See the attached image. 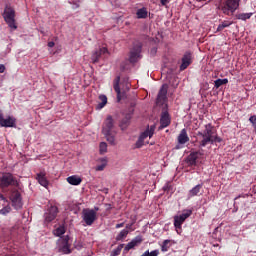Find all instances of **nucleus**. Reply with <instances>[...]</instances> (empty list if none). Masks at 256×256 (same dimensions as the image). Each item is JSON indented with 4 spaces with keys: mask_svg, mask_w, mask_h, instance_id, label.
<instances>
[{
    "mask_svg": "<svg viewBox=\"0 0 256 256\" xmlns=\"http://www.w3.org/2000/svg\"><path fill=\"white\" fill-rule=\"evenodd\" d=\"M192 214H193L192 210H186L181 215L174 217V227L176 228L177 233L181 231V227L183 223H185V220L189 219V217H191Z\"/></svg>",
    "mask_w": 256,
    "mask_h": 256,
    "instance_id": "10",
    "label": "nucleus"
},
{
    "mask_svg": "<svg viewBox=\"0 0 256 256\" xmlns=\"http://www.w3.org/2000/svg\"><path fill=\"white\" fill-rule=\"evenodd\" d=\"M98 104L96 106L97 111H101V109H103V107H105V105H107V96L106 95H100L98 97Z\"/></svg>",
    "mask_w": 256,
    "mask_h": 256,
    "instance_id": "22",
    "label": "nucleus"
},
{
    "mask_svg": "<svg viewBox=\"0 0 256 256\" xmlns=\"http://www.w3.org/2000/svg\"><path fill=\"white\" fill-rule=\"evenodd\" d=\"M121 227H125V222H122L120 224H116V229H121Z\"/></svg>",
    "mask_w": 256,
    "mask_h": 256,
    "instance_id": "44",
    "label": "nucleus"
},
{
    "mask_svg": "<svg viewBox=\"0 0 256 256\" xmlns=\"http://www.w3.org/2000/svg\"><path fill=\"white\" fill-rule=\"evenodd\" d=\"M48 47H50V48L55 47V42H53V41L48 42Z\"/></svg>",
    "mask_w": 256,
    "mask_h": 256,
    "instance_id": "46",
    "label": "nucleus"
},
{
    "mask_svg": "<svg viewBox=\"0 0 256 256\" xmlns=\"http://www.w3.org/2000/svg\"><path fill=\"white\" fill-rule=\"evenodd\" d=\"M159 255V250H154L152 252H149V256H158Z\"/></svg>",
    "mask_w": 256,
    "mask_h": 256,
    "instance_id": "42",
    "label": "nucleus"
},
{
    "mask_svg": "<svg viewBox=\"0 0 256 256\" xmlns=\"http://www.w3.org/2000/svg\"><path fill=\"white\" fill-rule=\"evenodd\" d=\"M141 243H143V237L136 236L125 246L124 251H131V249H135V247L141 245Z\"/></svg>",
    "mask_w": 256,
    "mask_h": 256,
    "instance_id": "18",
    "label": "nucleus"
},
{
    "mask_svg": "<svg viewBox=\"0 0 256 256\" xmlns=\"http://www.w3.org/2000/svg\"><path fill=\"white\" fill-rule=\"evenodd\" d=\"M82 218L84 223L90 227L97 220V212L91 209H84L82 212Z\"/></svg>",
    "mask_w": 256,
    "mask_h": 256,
    "instance_id": "12",
    "label": "nucleus"
},
{
    "mask_svg": "<svg viewBox=\"0 0 256 256\" xmlns=\"http://www.w3.org/2000/svg\"><path fill=\"white\" fill-rule=\"evenodd\" d=\"M57 213H59V209L57 208V206H50L44 214L45 222L51 223V221H55V219L57 218Z\"/></svg>",
    "mask_w": 256,
    "mask_h": 256,
    "instance_id": "15",
    "label": "nucleus"
},
{
    "mask_svg": "<svg viewBox=\"0 0 256 256\" xmlns=\"http://www.w3.org/2000/svg\"><path fill=\"white\" fill-rule=\"evenodd\" d=\"M231 25H233V22L224 20L220 25H218L217 27V32L221 33V31H223V29H226V27H231Z\"/></svg>",
    "mask_w": 256,
    "mask_h": 256,
    "instance_id": "26",
    "label": "nucleus"
},
{
    "mask_svg": "<svg viewBox=\"0 0 256 256\" xmlns=\"http://www.w3.org/2000/svg\"><path fill=\"white\" fill-rule=\"evenodd\" d=\"M142 49H143V44H141V42L134 44L133 48L130 50V55H129L130 63H137V61L141 59Z\"/></svg>",
    "mask_w": 256,
    "mask_h": 256,
    "instance_id": "11",
    "label": "nucleus"
},
{
    "mask_svg": "<svg viewBox=\"0 0 256 256\" xmlns=\"http://www.w3.org/2000/svg\"><path fill=\"white\" fill-rule=\"evenodd\" d=\"M106 53H109V50L107 49V47H102L98 50H96L93 54H92V63H99V60L101 59L102 55H105Z\"/></svg>",
    "mask_w": 256,
    "mask_h": 256,
    "instance_id": "17",
    "label": "nucleus"
},
{
    "mask_svg": "<svg viewBox=\"0 0 256 256\" xmlns=\"http://www.w3.org/2000/svg\"><path fill=\"white\" fill-rule=\"evenodd\" d=\"M83 179H81V177L79 176H76V175H73V176H69L67 178V182L70 184V185H81Z\"/></svg>",
    "mask_w": 256,
    "mask_h": 256,
    "instance_id": "23",
    "label": "nucleus"
},
{
    "mask_svg": "<svg viewBox=\"0 0 256 256\" xmlns=\"http://www.w3.org/2000/svg\"><path fill=\"white\" fill-rule=\"evenodd\" d=\"M199 155H203V153L199 151L191 152L186 158L187 165H189V167H195V165H197Z\"/></svg>",
    "mask_w": 256,
    "mask_h": 256,
    "instance_id": "16",
    "label": "nucleus"
},
{
    "mask_svg": "<svg viewBox=\"0 0 256 256\" xmlns=\"http://www.w3.org/2000/svg\"><path fill=\"white\" fill-rule=\"evenodd\" d=\"M156 105H158V106L161 105V90L158 91Z\"/></svg>",
    "mask_w": 256,
    "mask_h": 256,
    "instance_id": "39",
    "label": "nucleus"
},
{
    "mask_svg": "<svg viewBox=\"0 0 256 256\" xmlns=\"http://www.w3.org/2000/svg\"><path fill=\"white\" fill-rule=\"evenodd\" d=\"M127 235H129V230L123 229V230L116 236V241H123V239L127 238Z\"/></svg>",
    "mask_w": 256,
    "mask_h": 256,
    "instance_id": "31",
    "label": "nucleus"
},
{
    "mask_svg": "<svg viewBox=\"0 0 256 256\" xmlns=\"http://www.w3.org/2000/svg\"><path fill=\"white\" fill-rule=\"evenodd\" d=\"M177 139L179 145H185V143H189V135L187 134V129H182Z\"/></svg>",
    "mask_w": 256,
    "mask_h": 256,
    "instance_id": "19",
    "label": "nucleus"
},
{
    "mask_svg": "<svg viewBox=\"0 0 256 256\" xmlns=\"http://www.w3.org/2000/svg\"><path fill=\"white\" fill-rule=\"evenodd\" d=\"M235 17L240 21H247V19H251V17H253V13H238Z\"/></svg>",
    "mask_w": 256,
    "mask_h": 256,
    "instance_id": "25",
    "label": "nucleus"
},
{
    "mask_svg": "<svg viewBox=\"0 0 256 256\" xmlns=\"http://www.w3.org/2000/svg\"><path fill=\"white\" fill-rule=\"evenodd\" d=\"M138 19H147V8H140L136 12Z\"/></svg>",
    "mask_w": 256,
    "mask_h": 256,
    "instance_id": "28",
    "label": "nucleus"
},
{
    "mask_svg": "<svg viewBox=\"0 0 256 256\" xmlns=\"http://www.w3.org/2000/svg\"><path fill=\"white\" fill-rule=\"evenodd\" d=\"M199 147H207V145H215L221 143L223 139L215 134V128L211 124H206L202 132L197 133Z\"/></svg>",
    "mask_w": 256,
    "mask_h": 256,
    "instance_id": "1",
    "label": "nucleus"
},
{
    "mask_svg": "<svg viewBox=\"0 0 256 256\" xmlns=\"http://www.w3.org/2000/svg\"><path fill=\"white\" fill-rule=\"evenodd\" d=\"M193 63V52L191 51H186L182 58H181V64L179 67L180 71H185Z\"/></svg>",
    "mask_w": 256,
    "mask_h": 256,
    "instance_id": "13",
    "label": "nucleus"
},
{
    "mask_svg": "<svg viewBox=\"0 0 256 256\" xmlns=\"http://www.w3.org/2000/svg\"><path fill=\"white\" fill-rule=\"evenodd\" d=\"M36 179L38 183L42 185V187H47V185H49V181H47V178L45 177V173L43 172H40L39 174H37Z\"/></svg>",
    "mask_w": 256,
    "mask_h": 256,
    "instance_id": "24",
    "label": "nucleus"
},
{
    "mask_svg": "<svg viewBox=\"0 0 256 256\" xmlns=\"http://www.w3.org/2000/svg\"><path fill=\"white\" fill-rule=\"evenodd\" d=\"M227 83H229V79H227V78L217 79L214 81V87L216 89H219V87H221L222 85H227Z\"/></svg>",
    "mask_w": 256,
    "mask_h": 256,
    "instance_id": "29",
    "label": "nucleus"
},
{
    "mask_svg": "<svg viewBox=\"0 0 256 256\" xmlns=\"http://www.w3.org/2000/svg\"><path fill=\"white\" fill-rule=\"evenodd\" d=\"M249 122L252 124V127H254L256 125V115L250 116Z\"/></svg>",
    "mask_w": 256,
    "mask_h": 256,
    "instance_id": "38",
    "label": "nucleus"
},
{
    "mask_svg": "<svg viewBox=\"0 0 256 256\" xmlns=\"http://www.w3.org/2000/svg\"><path fill=\"white\" fill-rule=\"evenodd\" d=\"M123 247V245H121L120 247H118L117 249L113 250V255L117 256L120 255L121 253V248Z\"/></svg>",
    "mask_w": 256,
    "mask_h": 256,
    "instance_id": "40",
    "label": "nucleus"
},
{
    "mask_svg": "<svg viewBox=\"0 0 256 256\" xmlns=\"http://www.w3.org/2000/svg\"><path fill=\"white\" fill-rule=\"evenodd\" d=\"M133 227V223L132 224H127L126 225V230L128 231H134L135 229L132 228Z\"/></svg>",
    "mask_w": 256,
    "mask_h": 256,
    "instance_id": "43",
    "label": "nucleus"
},
{
    "mask_svg": "<svg viewBox=\"0 0 256 256\" xmlns=\"http://www.w3.org/2000/svg\"><path fill=\"white\" fill-rule=\"evenodd\" d=\"M154 133H155V125L150 126V128L148 127L146 131L142 132L135 144L136 149H141L143 145H147L149 142L145 141V139H147V137L152 138Z\"/></svg>",
    "mask_w": 256,
    "mask_h": 256,
    "instance_id": "8",
    "label": "nucleus"
},
{
    "mask_svg": "<svg viewBox=\"0 0 256 256\" xmlns=\"http://www.w3.org/2000/svg\"><path fill=\"white\" fill-rule=\"evenodd\" d=\"M99 151L100 155H105V153L107 152V143L101 142L99 145Z\"/></svg>",
    "mask_w": 256,
    "mask_h": 256,
    "instance_id": "35",
    "label": "nucleus"
},
{
    "mask_svg": "<svg viewBox=\"0 0 256 256\" xmlns=\"http://www.w3.org/2000/svg\"><path fill=\"white\" fill-rule=\"evenodd\" d=\"M3 19L10 29H17V24H15V9L13 7L6 5L3 12Z\"/></svg>",
    "mask_w": 256,
    "mask_h": 256,
    "instance_id": "6",
    "label": "nucleus"
},
{
    "mask_svg": "<svg viewBox=\"0 0 256 256\" xmlns=\"http://www.w3.org/2000/svg\"><path fill=\"white\" fill-rule=\"evenodd\" d=\"M239 3H241V0H226L221 7L222 13L224 15H233L239 9Z\"/></svg>",
    "mask_w": 256,
    "mask_h": 256,
    "instance_id": "7",
    "label": "nucleus"
},
{
    "mask_svg": "<svg viewBox=\"0 0 256 256\" xmlns=\"http://www.w3.org/2000/svg\"><path fill=\"white\" fill-rule=\"evenodd\" d=\"M141 256H149V250L145 251Z\"/></svg>",
    "mask_w": 256,
    "mask_h": 256,
    "instance_id": "49",
    "label": "nucleus"
},
{
    "mask_svg": "<svg viewBox=\"0 0 256 256\" xmlns=\"http://www.w3.org/2000/svg\"><path fill=\"white\" fill-rule=\"evenodd\" d=\"M9 199L14 209L19 210L23 208V198L21 197V192H19V190H11Z\"/></svg>",
    "mask_w": 256,
    "mask_h": 256,
    "instance_id": "9",
    "label": "nucleus"
},
{
    "mask_svg": "<svg viewBox=\"0 0 256 256\" xmlns=\"http://www.w3.org/2000/svg\"><path fill=\"white\" fill-rule=\"evenodd\" d=\"M65 226H59L54 230V235L56 237H61V235H65Z\"/></svg>",
    "mask_w": 256,
    "mask_h": 256,
    "instance_id": "32",
    "label": "nucleus"
},
{
    "mask_svg": "<svg viewBox=\"0 0 256 256\" xmlns=\"http://www.w3.org/2000/svg\"><path fill=\"white\" fill-rule=\"evenodd\" d=\"M69 235L60 237L57 241V249L58 253H62V255H71L73 250L71 249V243H69Z\"/></svg>",
    "mask_w": 256,
    "mask_h": 256,
    "instance_id": "5",
    "label": "nucleus"
},
{
    "mask_svg": "<svg viewBox=\"0 0 256 256\" xmlns=\"http://www.w3.org/2000/svg\"><path fill=\"white\" fill-rule=\"evenodd\" d=\"M8 187H19V182L13 174L3 173L0 176V189H7Z\"/></svg>",
    "mask_w": 256,
    "mask_h": 256,
    "instance_id": "4",
    "label": "nucleus"
},
{
    "mask_svg": "<svg viewBox=\"0 0 256 256\" xmlns=\"http://www.w3.org/2000/svg\"><path fill=\"white\" fill-rule=\"evenodd\" d=\"M167 3H169V0H161V5H167Z\"/></svg>",
    "mask_w": 256,
    "mask_h": 256,
    "instance_id": "47",
    "label": "nucleus"
},
{
    "mask_svg": "<svg viewBox=\"0 0 256 256\" xmlns=\"http://www.w3.org/2000/svg\"><path fill=\"white\" fill-rule=\"evenodd\" d=\"M129 121H131V115H126V117L122 120L120 127H124V125H129Z\"/></svg>",
    "mask_w": 256,
    "mask_h": 256,
    "instance_id": "37",
    "label": "nucleus"
},
{
    "mask_svg": "<svg viewBox=\"0 0 256 256\" xmlns=\"http://www.w3.org/2000/svg\"><path fill=\"white\" fill-rule=\"evenodd\" d=\"M164 193H167L168 197H171L173 195V185H171V182H168L163 188Z\"/></svg>",
    "mask_w": 256,
    "mask_h": 256,
    "instance_id": "30",
    "label": "nucleus"
},
{
    "mask_svg": "<svg viewBox=\"0 0 256 256\" xmlns=\"http://www.w3.org/2000/svg\"><path fill=\"white\" fill-rule=\"evenodd\" d=\"M150 55H151L152 57H155V55H157V47L151 48V50H150Z\"/></svg>",
    "mask_w": 256,
    "mask_h": 256,
    "instance_id": "41",
    "label": "nucleus"
},
{
    "mask_svg": "<svg viewBox=\"0 0 256 256\" xmlns=\"http://www.w3.org/2000/svg\"><path fill=\"white\" fill-rule=\"evenodd\" d=\"M174 243L173 240H164L161 246L162 251H169Z\"/></svg>",
    "mask_w": 256,
    "mask_h": 256,
    "instance_id": "27",
    "label": "nucleus"
},
{
    "mask_svg": "<svg viewBox=\"0 0 256 256\" xmlns=\"http://www.w3.org/2000/svg\"><path fill=\"white\" fill-rule=\"evenodd\" d=\"M102 164L96 166V171H103L105 167H107V159L102 158L101 159Z\"/></svg>",
    "mask_w": 256,
    "mask_h": 256,
    "instance_id": "34",
    "label": "nucleus"
},
{
    "mask_svg": "<svg viewBox=\"0 0 256 256\" xmlns=\"http://www.w3.org/2000/svg\"><path fill=\"white\" fill-rule=\"evenodd\" d=\"M102 133L108 143L110 145H116L115 137L117 136V130H115V125L113 122V117L108 116L106 120L104 121L103 127H102Z\"/></svg>",
    "mask_w": 256,
    "mask_h": 256,
    "instance_id": "3",
    "label": "nucleus"
},
{
    "mask_svg": "<svg viewBox=\"0 0 256 256\" xmlns=\"http://www.w3.org/2000/svg\"><path fill=\"white\" fill-rule=\"evenodd\" d=\"M0 199H1L2 201H7V198H5V196H4L3 194H1V193H0Z\"/></svg>",
    "mask_w": 256,
    "mask_h": 256,
    "instance_id": "48",
    "label": "nucleus"
},
{
    "mask_svg": "<svg viewBox=\"0 0 256 256\" xmlns=\"http://www.w3.org/2000/svg\"><path fill=\"white\" fill-rule=\"evenodd\" d=\"M121 83V76H117L113 81L114 91L117 94V102L119 103L121 100L125 99L126 94L125 91H121V87L119 84Z\"/></svg>",
    "mask_w": 256,
    "mask_h": 256,
    "instance_id": "14",
    "label": "nucleus"
},
{
    "mask_svg": "<svg viewBox=\"0 0 256 256\" xmlns=\"http://www.w3.org/2000/svg\"><path fill=\"white\" fill-rule=\"evenodd\" d=\"M201 189H203V184H198L194 186L189 192H188V197H197L199 193H201Z\"/></svg>",
    "mask_w": 256,
    "mask_h": 256,
    "instance_id": "21",
    "label": "nucleus"
},
{
    "mask_svg": "<svg viewBox=\"0 0 256 256\" xmlns=\"http://www.w3.org/2000/svg\"><path fill=\"white\" fill-rule=\"evenodd\" d=\"M167 84H163L161 87V129H165V127H169L171 125V115L167 111Z\"/></svg>",
    "mask_w": 256,
    "mask_h": 256,
    "instance_id": "2",
    "label": "nucleus"
},
{
    "mask_svg": "<svg viewBox=\"0 0 256 256\" xmlns=\"http://www.w3.org/2000/svg\"><path fill=\"white\" fill-rule=\"evenodd\" d=\"M122 85H125V91H129V89H131V84L129 83V78H124L122 81Z\"/></svg>",
    "mask_w": 256,
    "mask_h": 256,
    "instance_id": "36",
    "label": "nucleus"
},
{
    "mask_svg": "<svg viewBox=\"0 0 256 256\" xmlns=\"http://www.w3.org/2000/svg\"><path fill=\"white\" fill-rule=\"evenodd\" d=\"M0 127H15V119L11 117L5 119L2 117V120H0Z\"/></svg>",
    "mask_w": 256,
    "mask_h": 256,
    "instance_id": "20",
    "label": "nucleus"
},
{
    "mask_svg": "<svg viewBox=\"0 0 256 256\" xmlns=\"http://www.w3.org/2000/svg\"><path fill=\"white\" fill-rule=\"evenodd\" d=\"M0 73H5V65L0 64Z\"/></svg>",
    "mask_w": 256,
    "mask_h": 256,
    "instance_id": "45",
    "label": "nucleus"
},
{
    "mask_svg": "<svg viewBox=\"0 0 256 256\" xmlns=\"http://www.w3.org/2000/svg\"><path fill=\"white\" fill-rule=\"evenodd\" d=\"M11 210H12L11 206L10 205H6L2 209H0V215L7 216V215H9Z\"/></svg>",
    "mask_w": 256,
    "mask_h": 256,
    "instance_id": "33",
    "label": "nucleus"
}]
</instances>
